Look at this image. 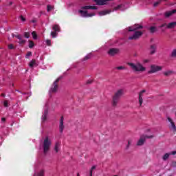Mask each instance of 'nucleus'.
<instances>
[{
    "instance_id": "nucleus-1",
    "label": "nucleus",
    "mask_w": 176,
    "mask_h": 176,
    "mask_svg": "<svg viewBox=\"0 0 176 176\" xmlns=\"http://www.w3.org/2000/svg\"><path fill=\"white\" fill-rule=\"evenodd\" d=\"M128 65L131 67V69L133 71H135V72H144L146 71V68L141 64V63L138 62L136 64L133 63H129Z\"/></svg>"
},
{
    "instance_id": "nucleus-2",
    "label": "nucleus",
    "mask_w": 176,
    "mask_h": 176,
    "mask_svg": "<svg viewBox=\"0 0 176 176\" xmlns=\"http://www.w3.org/2000/svg\"><path fill=\"white\" fill-rule=\"evenodd\" d=\"M43 153L46 155L49 151H50V146H52V140L49 137H45L43 142Z\"/></svg>"
},
{
    "instance_id": "nucleus-3",
    "label": "nucleus",
    "mask_w": 176,
    "mask_h": 176,
    "mask_svg": "<svg viewBox=\"0 0 176 176\" xmlns=\"http://www.w3.org/2000/svg\"><path fill=\"white\" fill-rule=\"evenodd\" d=\"M166 120L168 122V127L170 130V131H173V133L176 132V126L175 122L170 116L166 117Z\"/></svg>"
},
{
    "instance_id": "nucleus-4",
    "label": "nucleus",
    "mask_w": 176,
    "mask_h": 176,
    "mask_svg": "<svg viewBox=\"0 0 176 176\" xmlns=\"http://www.w3.org/2000/svg\"><path fill=\"white\" fill-rule=\"evenodd\" d=\"M162 69H163V67L162 66L151 65L150 66V69L148 71V74H156V72H159V71H162Z\"/></svg>"
},
{
    "instance_id": "nucleus-5",
    "label": "nucleus",
    "mask_w": 176,
    "mask_h": 176,
    "mask_svg": "<svg viewBox=\"0 0 176 176\" xmlns=\"http://www.w3.org/2000/svg\"><path fill=\"white\" fill-rule=\"evenodd\" d=\"M155 137V135H142L140 136V138L138 141L137 145L138 146H142L143 144H145V141L146 138H153Z\"/></svg>"
},
{
    "instance_id": "nucleus-6",
    "label": "nucleus",
    "mask_w": 176,
    "mask_h": 176,
    "mask_svg": "<svg viewBox=\"0 0 176 176\" xmlns=\"http://www.w3.org/2000/svg\"><path fill=\"white\" fill-rule=\"evenodd\" d=\"M60 82V78H57L52 85L50 89V93H57V90H58V83Z\"/></svg>"
},
{
    "instance_id": "nucleus-7",
    "label": "nucleus",
    "mask_w": 176,
    "mask_h": 176,
    "mask_svg": "<svg viewBox=\"0 0 176 176\" xmlns=\"http://www.w3.org/2000/svg\"><path fill=\"white\" fill-rule=\"evenodd\" d=\"M142 35V32L140 31H136L134 32L133 36H131L129 37V39L130 41H137V39H139L140 38H141Z\"/></svg>"
},
{
    "instance_id": "nucleus-8",
    "label": "nucleus",
    "mask_w": 176,
    "mask_h": 176,
    "mask_svg": "<svg viewBox=\"0 0 176 176\" xmlns=\"http://www.w3.org/2000/svg\"><path fill=\"white\" fill-rule=\"evenodd\" d=\"M78 12L81 14L82 17H93L94 13L89 14L87 11L80 10Z\"/></svg>"
},
{
    "instance_id": "nucleus-9",
    "label": "nucleus",
    "mask_w": 176,
    "mask_h": 176,
    "mask_svg": "<svg viewBox=\"0 0 176 176\" xmlns=\"http://www.w3.org/2000/svg\"><path fill=\"white\" fill-rule=\"evenodd\" d=\"M109 56H116V54H118L119 53V49L118 48H111L108 51Z\"/></svg>"
},
{
    "instance_id": "nucleus-10",
    "label": "nucleus",
    "mask_w": 176,
    "mask_h": 176,
    "mask_svg": "<svg viewBox=\"0 0 176 176\" xmlns=\"http://www.w3.org/2000/svg\"><path fill=\"white\" fill-rule=\"evenodd\" d=\"M146 91L145 89H143L139 93V104H140V107H141V105H142V102H144L143 98H144V95L145 94Z\"/></svg>"
},
{
    "instance_id": "nucleus-11",
    "label": "nucleus",
    "mask_w": 176,
    "mask_h": 176,
    "mask_svg": "<svg viewBox=\"0 0 176 176\" xmlns=\"http://www.w3.org/2000/svg\"><path fill=\"white\" fill-rule=\"evenodd\" d=\"M126 5L125 4H120L116 7L113 8L112 12H115L116 10H126V9H127V8L125 7Z\"/></svg>"
},
{
    "instance_id": "nucleus-12",
    "label": "nucleus",
    "mask_w": 176,
    "mask_h": 176,
    "mask_svg": "<svg viewBox=\"0 0 176 176\" xmlns=\"http://www.w3.org/2000/svg\"><path fill=\"white\" fill-rule=\"evenodd\" d=\"M124 94V90L120 89L116 91L113 97L120 99V97H122V96H123Z\"/></svg>"
},
{
    "instance_id": "nucleus-13",
    "label": "nucleus",
    "mask_w": 176,
    "mask_h": 176,
    "mask_svg": "<svg viewBox=\"0 0 176 176\" xmlns=\"http://www.w3.org/2000/svg\"><path fill=\"white\" fill-rule=\"evenodd\" d=\"M65 127V126H64V117L62 116V117H60V123H59V131H60V133H63V131H64Z\"/></svg>"
},
{
    "instance_id": "nucleus-14",
    "label": "nucleus",
    "mask_w": 176,
    "mask_h": 176,
    "mask_svg": "<svg viewBox=\"0 0 176 176\" xmlns=\"http://www.w3.org/2000/svg\"><path fill=\"white\" fill-rule=\"evenodd\" d=\"M176 27V22L172 21L170 23H166V29L167 30H174Z\"/></svg>"
},
{
    "instance_id": "nucleus-15",
    "label": "nucleus",
    "mask_w": 176,
    "mask_h": 176,
    "mask_svg": "<svg viewBox=\"0 0 176 176\" xmlns=\"http://www.w3.org/2000/svg\"><path fill=\"white\" fill-rule=\"evenodd\" d=\"M15 38L19 39L18 43H19V45H25V42H27V41H25V39L23 38V36H21V35H20V34L16 35Z\"/></svg>"
},
{
    "instance_id": "nucleus-16",
    "label": "nucleus",
    "mask_w": 176,
    "mask_h": 176,
    "mask_svg": "<svg viewBox=\"0 0 176 176\" xmlns=\"http://www.w3.org/2000/svg\"><path fill=\"white\" fill-rule=\"evenodd\" d=\"M113 0H98L96 2L97 5L102 6V5H108V2H111Z\"/></svg>"
},
{
    "instance_id": "nucleus-17",
    "label": "nucleus",
    "mask_w": 176,
    "mask_h": 176,
    "mask_svg": "<svg viewBox=\"0 0 176 176\" xmlns=\"http://www.w3.org/2000/svg\"><path fill=\"white\" fill-rule=\"evenodd\" d=\"M81 9H82L83 10H97V7L91 6H82Z\"/></svg>"
},
{
    "instance_id": "nucleus-18",
    "label": "nucleus",
    "mask_w": 176,
    "mask_h": 176,
    "mask_svg": "<svg viewBox=\"0 0 176 176\" xmlns=\"http://www.w3.org/2000/svg\"><path fill=\"white\" fill-rule=\"evenodd\" d=\"M156 49H157L156 45L155 44L151 45L149 48L150 54H155V53H156Z\"/></svg>"
},
{
    "instance_id": "nucleus-19",
    "label": "nucleus",
    "mask_w": 176,
    "mask_h": 176,
    "mask_svg": "<svg viewBox=\"0 0 176 176\" xmlns=\"http://www.w3.org/2000/svg\"><path fill=\"white\" fill-rule=\"evenodd\" d=\"M176 13V10H173L171 11H167L164 13L165 17H170L173 16V14Z\"/></svg>"
},
{
    "instance_id": "nucleus-20",
    "label": "nucleus",
    "mask_w": 176,
    "mask_h": 176,
    "mask_svg": "<svg viewBox=\"0 0 176 176\" xmlns=\"http://www.w3.org/2000/svg\"><path fill=\"white\" fill-rule=\"evenodd\" d=\"M119 98H116L115 96H113V99H112V106L113 107H116V105H118V104H119Z\"/></svg>"
},
{
    "instance_id": "nucleus-21",
    "label": "nucleus",
    "mask_w": 176,
    "mask_h": 176,
    "mask_svg": "<svg viewBox=\"0 0 176 176\" xmlns=\"http://www.w3.org/2000/svg\"><path fill=\"white\" fill-rule=\"evenodd\" d=\"M142 28L141 25H135L133 28H129V31H136V30H140Z\"/></svg>"
},
{
    "instance_id": "nucleus-22",
    "label": "nucleus",
    "mask_w": 176,
    "mask_h": 176,
    "mask_svg": "<svg viewBox=\"0 0 176 176\" xmlns=\"http://www.w3.org/2000/svg\"><path fill=\"white\" fill-rule=\"evenodd\" d=\"M111 10H104L103 11H100L99 12V15L100 16H106V14H109V13H111Z\"/></svg>"
},
{
    "instance_id": "nucleus-23",
    "label": "nucleus",
    "mask_w": 176,
    "mask_h": 176,
    "mask_svg": "<svg viewBox=\"0 0 176 176\" xmlns=\"http://www.w3.org/2000/svg\"><path fill=\"white\" fill-rule=\"evenodd\" d=\"M60 146H61V142H56L55 143L54 151H55L56 153H58V151H60Z\"/></svg>"
},
{
    "instance_id": "nucleus-24",
    "label": "nucleus",
    "mask_w": 176,
    "mask_h": 176,
    "mask_svg": "<svg viewBox=\"0 0 176 176\" xmlns=\"http://www.w3.org/2000/svg\"><path fill=\"white\" fill-rule=\"evenodd\" d=\"M29 66L32 68L33 67H38V64L36 63V60L35 59H33L30 61L29 63Z\"/></svg>"
},
{
    "instance_id": "nucleus-25",
    "label": "nucleus",
    "mask_w": 176,
    "mask_h": 176,
    "mask_svg": "<svg viewBox=\"0 0 176 176\" xmlns=\"http://www.w3.org/2000/svg\"><path fill=\"white\" fill-rule=\"evenodd\" d=\"M173 74H174V72L172 70L163 72V75H164V76H170V75H173Z\"/></svg>"
},
{
    "instance_id": "nucleus-26",
    "label": "nucleus",
    "mask_w": 176,
    "mask_h": 176,
    "mask_svg": "<svg viewBox=\"0 0 176 176\" xmlns=\"http://www.w3.org/2000/svg\"><path fill=\"white\" fill-rule=\"evenodd\" d=\"M148 30L150 31V32H151V34H153L157 31V28H156V26H151L148 28Z\"/></svg>"
},
{
    "instance_id": "nucleus-27",
    "label": "nucleus",
    "mask_w": 176,
    "mask_h": 176,
    "mask_svg": "<svg viewBox=\"0 0 176 176\" xmlns=\"http://www.w3.org/2000/svg\"><path fill=\"white\" fill-rule=\"evenodd\" d=\"M52 30L56 32H60V26L58 25H54Z\"/></svg>"
},
{
    "instance_id": "nucleus-28",
    "label": "nucleus",
    "mask_w": 176,
    "mask_h": 176,
    "mask_svg": "<svg viewBox=\"0 0 176 176\" xmlns=\"http://www.w3.org/2000/svg\"><path fill=\"white\" fill-rule=\"evenodd\" d=\"M47 118V110H45L44 113L41 117L43 122H45Z\"/></svg>"
},
{
    "instance_id": "nucleus-29",
    "label": "nucleus",
    "mask_w": 176,
    "mask_h": 176,
    "mask_svg": "<svg viewBox=\"0 0 176 176\" xmlns=\"http://www.w3.org/2000/svg\"><path fill=\"white\" fill-rule=\"evenodd\" d=\"M43 174H45V171L40 170L38 173H34V176H43Z\"/></svg>"
},
{
    "instance_id": "nucleus-30",
    "label": "nucleus",
    "mask_w": 176,
    "mask_h": 176,
    "mask_svg": "<svg viewBox=\"0 0 176 176\" xmlns=\"http://www.w3.org/2000/svg\"><path fill=\"white\" fill-rule=\"evenodd\" d=\"M116 69H118V71H123L124 69H127V68L124 66H118L116 67Z\"/></svg>"
},
{
    "instance_id": "nucleus-31",
    "label": "nucleus",
    "mask_w": 176,
    "mask_h": 176,
    "mask_svg": "<svg viewBox=\"0 0 176 176\" xmlns=\"http://www.w3.org/2000/svg\"><path fill=\"white\" fill-rule=\"evenodd\" d=\"M54 9V6L47 5V12H50L51 10H53Z\"/></svg>"
},
{
    "instance_id": "nucleus-32",
    "label": "nucleus",
    "mask_w": 176,
    "mask_h": 176,
    "mask_svg": "<svg viewBox=\"0 0 176 176\" xmlns=\"http://www.w3.org/2000/svg\"><path fill=\"white\" fill-rule=\"evenodd\" d=\"M170 155H171V154H170V153H166V154L163 156V157H162L163 160H167V159H168V157H170Z\"/></svg>"
},
{
    "instance_id": "nucleus-33",
    "label": "nucleus",
    "mask_w": 176,
    "mask_h": 176,
    "mask_svg": "<svg viewBox=\"0 0 176 176\" xmlns=\"http://www.w3.org/2000/svg\"><path fill=\"white\" fill-rule=\"evenodd\" d=\"M91 54H87L85 58H84V61H86V60H89L91 58Z\"/></svg>"
},
{
    "instance_id": "nucleus-34",
    "label": "nucleus",
    "mask_w": 176,
    "mask_h": 176,
    "mask_svg": "<svg viewBox=\"0 0 176 176\" xmlns=\"http://www.w3.org/2000/svg\"><path fill=\"white\" fill-rule=\"evenodd\" d=\"M51 36H52V38H56V36H57V32H51Z\"/></svg>"
},
{
    "instance_id": "nucleus-35",
    "label": "nucleus",
    "mask_w": 176,
    "mask_h": 176,
    "mask_svg": "<svg viewBox=\"0 0 176 176\" xmlns=\"http://www.w3.org/2000/svg\"><path fill=\"white\" fill-rule=\"evenodd\" d=\"M32 35L33 36V39H37L38 36L36 35V33L35 32H32Z\"/></svg>"
},
{
    "instance_id": "nucleus-36",
    "label": "nucleus",
    "mask_w": 176,
    "mask_h": 176,
    "mask_svg": "<svg viewBox=\"0 0 176 176\" xmlns=\"http://www.w3.org/2000/svg\"><path fill=\"white\" fill-rule=\"evenodd\" d=\"M3 105H4V107H5L6 108H8V107H9V101L5 100V101L3 102Z\"/></svg>"
},
{
    "instance_id": "nucleus-37",
    "label": "nucleus",
    "mask_w": 176,
    "mask_h": 176,
    "mask_svg": "<svg viewBox=\"0 0 176 176\" xmlns=\"http://www.w3.org/2000/svg\"><path fill=\"white\" fill-rule=\"evenodd\" d=\"M34 42L29 41V47L31 49L32 47H34Z\"/></svg>"
},
{
    "instance_id": "nucleus-38",
    "label": "nucleus",
    "mask_w": 176,
    "mask_h": 176,
    "mask_svg": "<svg viewBox=\"0 0 176 176\" xmlns=\"http://www.w3.org/2000/svg\"><path fill=\"white\" fill-rule=\"evenodd\" d=\"M46 45H47V46H50L52 45V41L50 40H46L45 41Z\"/></svg>"
},
{
    "instance_id": "nucleus-39",
    "label": "nucleus",
    "mask_w": 176,
    "mask_h": 176,
    "mask_svg": "<svg viewBox=\"0 0 176 176\" xmlns=\"http://www.w3.org/2000/svg\"><path fill=\"white\" fill-rule=\"evenodd\" d=\"M96 167H97L96 166H93L91 167L89 173H91V174H93V171H94V170H96Z\"/></svg>"
},
{
    "instance_id": "nucleus-40",
    "label": "nucleus",
    "mask_w": 176,
    "mask_h": 176,
    "mask_svg": "<svg viewBox=\"0 0 176 176\" xmlns=\"http://www.w3.org/2000/svg\"><path fill=\"white\" fill-rule=\"evenodd\" d=\"M160 4V1L154 3L153 6L154 8H156V6H159Z\"/></svg>"
},
{
    "instance_id": "nucleus-41",
    "label": "nucleus",
    "mask_w": 176,
    "mask_h": 176,
    "mask_svg": "<svg viewBox=\"0 0 176 176\" xmlns=\"http://www.w3.org/2000/svg\"><path fill=\"white\" fill-rule=\"evenodd\" d=\"M24 36H25V38H27V39H28V38H30V33L25 32L24 33Z\"/></svg>"
},
{
    "instance_id": "nucleus-42",
    "label": "nucleus",
    "mask_w": 176,
    "mask_h": 176,
    "mask_svg": "<svg viewBox=\"0 0 176 176\" xmlns=\"http://www.w3.org/2000/svg\"><path fill=\"white\" fill-rule=\"evenodd\" d=\"M142 63L143 64H147L148 63H149V59H143Z\"/></svg>"
},
{
    "instance_id": "nucleus-43",
    "label": "nucleus",
    "mask_w": 176,
    "mask_h": 176,
    "mask_svg": "<svg viewBox=\"0 0 176 176\" xmlns=\"http://www.w3.org/2000/svg\"><path fill=\"white\" fill-rule=\"evenodd\" d=\"M32 56V53L31 52H28L26 54V58H28V57Z\"/></svg>"
},
{
    "instance_id": "nucleus-44",
    "label": "nucleus",
    "mask_w": 176,
    "mask_h": 176,
    "mask_svg": "<svg viewBox=\"0 0 176 176\" xmlns=\"http://www.w3.org/2000/svg\"><path fill=\"white\" fill-rule=\"evenodd\" d=\"M131 142H133L131 140H128V145L126 146V148H129L130 145H131Z\"/></svg>"
},
{
    "instance_id": "nucleus-45",
    "label": "nucleus",
    "mask_w": 176,
    "mask_h": 176,
    "mask_svg": "<svg viewBox=\"0 0 176 176\" xmlns=\"http://www.w3.org/2000/svg\"><path fill=\"white\" fill-rule=\"evenodd\" d=\"M163 27H166L167 28V23H164L160 26V28H163Z\"/></svg>"
},
{
    "instance_id": "nucleus-46",
    "label": "nucleus",
    "mask_w": 176,
    "mask_h": 176,
    "mask_svg": "<svg viewBox=\"0 0 176 176\" xmlns=\"http://www.w3.org/2000/svg\"><path fill=\"white\" fill-rule=\"evenodd\" d=\"M8 48L12 50V49H14V47L12 45V44H10L8 45Z\"/></svg>"
},
{
    "instance_id": "nucleus-47",
    "label": "nucleus",
    "mask_w": 176,
    "mask_h": 176,
    "mask_svg": "<svg viewBox=\"0 0 176 176\" xmlns=\"http://www.w3.org/2000/svg\"><path fill=\"white\" fill-rule=\"evenodd\" d=\"M93 82V80H88L87 81V85H90V83H92Z\"/></svg>"
},
{
    "instance_id": "nucleus-48",
    "label": "nucleus",
    "mask_w": 176,
    "mask_h": 176,
    "mask_svg": "<svg viewBox=\"0 0 176 176\" xmlns=\"http://www.w3.org/2000/svg\"><path fill=\"white\" fill-rule=\"evenodd\" d=\"M21 21H25V18H24L23 16H21Z\"/></svg>"
},
{
    "instance_id": "nucleus-49",
    "label": "nucleus",
    "mask_w": 176,
    "mask_h": 176,
    "mask_svg": "<svg viewBox=\"0 0 176 176\" xmlns=\"http://www.w3.org/2000/svg\"><path fill=\"white\" fill-rule=\"evenodd\" d=\"M169 155H176V151H172L171 153H169Z\"/></svg>"
},
{
    "instance_id": "nucleus-50",
    "label": "nucleus",
    "mask_w": 176,
    "mask_h": 176,
    "mask_svg": "<svg viewBox=\"0 0 176 176\" xmlns=\"http://www.w3.org/2000/svg\"><path fill=\"white\" fill-rule=\"evenodd\" d=\"M89 176H93V173H91V172H89Z\"/></svg>"
},
{
    "instance_id": "nucleus-51",
    "label": "nucleus",
    "mask_w": 176,
    "mask_h": 176,
    "mask_svg": "<svg viewBox=\"0 0 176 176\" xmlns=\"http://www.w3.org/2000/svg\"><path fill=\"white\" fill-rule=\"evenodd\" d=\"M9 5H13V3L12 1L10 2Z\"/></svg>"
},
{
    "instance_id": "nucleus-52",
    "label": "nucleus",
    "mask_w": 176,
    "mask_h": 176,
    "mask_svg": "<svg viewBox=\"0 0 176 176\" xmlns=\"http://www.w3.org/2000/svg\"><path fill=\"white\" fill-rule=\"evenodd\" d=\"M1 120H2L3 122H5L6 119L3 118L1 119Z\"/></svg>"
},
{
    "instance_id": "nucleus-53",
    "label": "nucleus",
    "mask_w": 176,
    "mask_h": 176,
    "mask_svg": "<svg viewBox=\"0 0 176 176\" xmlns=\"http://www.w3.org/2000/svg\"><path fill=\"white\" fill-rule=\"evenodd\" d=\"M1 96H2V97H5V94H2Z\"/></svg>"
},
{
    "instance_id": "nucleus-54",
    "label": "nucleus",
    "mask_w": 176,
    "mask_h": 176,
    "mask_svg": "<svg viewBox=\"0 0 176 176\" xmlns=\"http://www.w3.org/2000/svg\"><path fill=\"white\" fill-rule=\"evenodd\" d=\"M94 2L97 3V1H98V0H94Z\"/></svg>"
},
{
    "instance_id": "nucleus-55",
    "label": "nucleus",
    "mask_w": 176,
    "mask_h": 176,
    "mask_svg": "<svg viewBox=\"0 0 176 176\" xmlns=\"http://www.w3.org/2000/svg\"><path fill=\"white\" fill-rule=\"evenodd\" d=\"M32 23H34V22H35V21H32Z\"/></svg>"
},
{
    "instance_id": "nucleus-56",
    "label": "nucleus",
    "mask_w": 176,
    "mask_h": 176,
    "mask_svg": "<svg viewBox=\"0 0 176 176\" xmlns=\"http://www.w3.org/2000/svg\"><path fill=\"white\" fill-rule=\"evenodd\" d=\"M164 1H167V0H164Z\"/></svg>"
}]
</instances>
